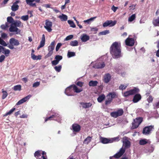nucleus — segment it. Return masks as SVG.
<instances>
[{"instance_id":"nucleus-25","label":"nucleus","mask_w":159,"mask_h":159,"mask_svg":"<svg viewBox=\"0 0 159 159\" xmlns=\"http://www.w3.org/2000/svg\"><path fill=\"white\" fill-rule=\"evenodd\" d=\"M11 24L16 27H21L23 26L20 20H16Z\"/></svg>"},{"instance_id":"nucleus-45","label":"nucleus","mask_w":159,"mask_h":159,"mask_svg":"<svg viewBox=\"0 0 159 159\" xmlns=\"http://www.w3.org/2000/svg\"><path fill=\"white\" fill-rule=\"evenodd\" d=\"M21 85H18L15 86L13 88V89L15 91H20L21 90Z\"/></svg>"},{"instance_id":"nucleus-11","label":"nucleus","mask_w":159,"mask_h":159,"mask_svg":"<svg viewBox=\"0 0 159 159\" xmlns=\"http://www.w3.org/2000/svg\"><path fill=\"white\" fill-rule=\"evenodd\" d=\"M116 23V21L114 20L112 21L111 20H107L103 24V26L105 27L108 26L112 27L115 25Z\"/></svg>"},{"instance_id":"nucleus-63","label":"nucleus","mask_w":159,"mask_h":159,"mask_svg":"<svg viewBox=\"0 0 159 159\" xmlns=\"http://www.w3.org/2000/svg\"><path fill=\"white\" fill-rule=\"evenodd\" d=\"M42 156H41V158H43V159H47L46 157H45V155H46V152L44 151H42L41 153Z\"/></svg>"},{"instance_id":"nucleus-46","label":"nucleus","mask_w":159,"mask_h":159,"mask_svg":"<svg viewBox=\"0 0 159 159\" xmlns=\"http://www.w3.org/2000/svg\"><path fill=\"white\" fill-rule=\"evenodd\" d=\"M61 66L59 65L55 66L54 67V69L57 72H59L61 71Z\"/></svg>"},{"instance_id":"nucleus-10","label":"nucleus","mask_w":159,"mask_h":159,"mask_svg":"<svg viewBox=\"0 0 159 159\" xmlns=\"http://www.w3.org/2000/svg\"><path fill=\"white\" fill-rule=\"evenodd\" d=\"M52 23L51 21H50L48 20H46L45 21V25L44 27L48 32H51L52 31L51 27L52 26Z\"/></svg>"},{"instance_id":"nucleus-18","label":"nucleus","mask_w":159,"mask_h":159,"mask_svg":"<svg viewBox=\"0 0 159 159\" xmlns=\"http://www.w3.org/2000/svg\"><path fill=\"white\" fill-rule=\"evenodd\" d=\"M9 43L10 44H12L14 46H18L20 44L18 40L14 38H11L9 40Z\"/></svg>"},{"instance_id":"nucleus-57","label":"nucleus","mask_w":159,"mask_h":159,"mask_svg":"<svg viewBox=\"0 0 159 159\" xmlns=\"http://www.w3.org/2000/svg\"><path fill=\"white\" fill-rule=\"evenodd\" d=\"M73 37V35H70L66 37V38L65 39V40L67 41L70 40L72 39Z\"/></svg>"},{"instance_id":"nucleus-52","label":"nucleus","mask_w":159,"mask_h":159,"mask_svg":"<svg viewBox=\"0 0 159 159\" xmlns=\"http://www.w3.org/2000/svg\"><path fill=\"white\" fill-rule=\"evenodd\" d=\"M0 44L3 46H7V44L2 39L0 38Z\"/></svg>"},{"instance_id":"nucleus-24","label":"nucleus","mask_w":159,"mask_h":159,"mask_svg":"<svg viewBox=\"0 0 159 159\" xmlns=\"http://www.w3.org/2000/svg\"><path fill=\"white\" fill-rule=\"evenodd\" d=\"M80 39L83 42H86L89 39V37L85 34H83L81 35Z\"/></svg>"},{"instance_id":"nucleus-9","label":"nucleus","mask_w":159,"mask_h":159,"mask_svg":"<svg viewBox=\"0 0 159 159\" xmlns=\"http://www.w3.org/2000/svg\"><path fill=\"white\" fill-rule=\"evenodd\" d=\"M154 129V126L150 125L145 127L143 131V133L145 135H148L151 133V132Z\"/></svg>"},{"instance_id":"nucleus-15","label":"nucleus","mask_w":159,"mask_h":159,"mask_svg":"<svg viewBox=\"0 0 159 159\" xmlns=\"http://www.w3.org/2000/svg\"><path fill=\"white\" fill-rule=\"evenodd\" d=\"M31 95H27L26 97L20 100L16 103V105H20L22 104L24 102H26L27 100H29L31 98Z\"/></svg>"},{"instance_id":"nucleus-23","label":"nucleus","mask_w":159,"mask_h":159,"mask_svg":"<svg viewBox=\"0 0 159 159\" xmlns=\"http://www.w3.org/2000/svg\"><path fill=\"white\" fill-rule=\"evenodd\" d=\"M107 98H110L112 100L113 99L117 97L116 94L115 92L110 93L107 96Z\"/></svg>"},{"instance_id":"nucleus-62","label":"nucleus","mask_w":159,"mask_h":159,"mask_svg":"<svg viewBox=\"0 0 159 159\" xmlns=\"http://www.w3.org/2000/svg\"><path fill=\"white\" fill-rule=\"evenodd\" d=\"M62 45V44L61 43H58L56 47V51H58L59 49V48H60V47Z\"/></svg>"},{"instance_id":"nucleus-59","label":"nucleus","mask_w":159,"mask_h":159,"mask_svg":"<svg viewBox=\"0 0 159 159\" xmlns=\"http://www.w3.org/2000/svg\"><path fill=\"white\" fill-rule=\"evenodd\" d=\"M98 29L97 27L92 28L91 31L93 32H94V34H96L98 31Z\"/></svg>"},{"instance_id":"nucleus-8","label":"nucleus","mask_w":159,"mask_h":159,"mask_svg":"<svg viewBox=\"0 0 159 159\" xmlns=\"http://www.w3.org/2000/svg\"><path fill=\"white\" fill-rule=\"evenodd\" d=\"M122 142L123 143V146L124 148L122 147L125 150L126 149L129 148L130 147V142L128 139V138L126 137H124L123 139Z\"/></svg>"},{"instance_id":"nucleus-60","label":"nucleus","mask_w":159,"mask_h":159,"mask_svg":"<svg viewBox=\"0 0 159 159\" xmlns=\"http://www.w3.org/2000/svg\"><path fill=\"white\" fill-rule=\"evenodd\" d=\"M40 83L39 82H35L33 84V87L36 88L40 85Z\"/></svg>"},{"instance_id":"nucleus-40","label":"nucleus","mask_w":159,"mask_h":159,"mask_svg":"<svg viewBox=\"0 0 159 159\" xmlns=\"http://www.w3.org/2000/svg\"><path fill=\"white\" fill-rule=\"evenodd\" d=\"M41 151H36L34 153V156L36 157V158L37 159L38 158H40L39 157H41V153L40 152H41Z\"/></svg>"},{"instance_id":"nucleus-61","label":"nucleus","mask_w":159,"mask_h":159,"mask_svg":"<svg viewBox=\"0 0 159 159\" xmlns=\"http://www.w3.org/2000/svg\"><path fill=\"white\" fill-rule=\"evenodd\" d=\"M5 56L4 55H2L0 56V62H2L5 60Z\"/></svg>"},{"instance_id":"nucleus-12","label":"nucleus","mask_w":159,"mask_h":159,"mask_svg":"<svg viewBox=\"0 0 159 159\" xmlns=\"http://www.w3.org/2000/svg\"><path fill=\"white\" fill-rule=\"evenodd\" d=\"M9 30L11 32H15V34H20L21 31L20 30L18 29L17 27L12 25V24L11 25Z\"/></svg>"},{"instance_id":"nucleus-7","label":"nucleus","mask_w":159,"mask_h":159,"mask_svg":"<svg viewBox=\"0 0 159 159\" xmlns=\"http://www.w3.org/2000/svg\"><path fill=\"white\" fill-rule=\"evenodd\" d=\"M125 149L121 148L117 153H116L113 156L110 157V159H114L115 158H118L122 156L125 153Z\"/></svg>"},{"instance_id":"nucleus-41","label":"nucleus","mask_w":159,"mask_h":159,"mask_svg":"<svg viewBox=\"0 0 159 159\" xmlns=\"http://www.w3.org/2000/svg\"><path fill=\"white\" fill-rule=\"evenodd\" d=\"M2 99H5L8 95V93L6 91H4L3 89L2 90Z\"/></svg>"},{"instance_id":"nucleus-38","label":"nucleus","mask_w":159,"mask_h":159,"mask_svg":"<svg viewBox=\"0 0 159 159\" xmlns=\"http://www.w3.org/2000/svg\"><path fill=\"white\" fill-rule=\"evenodd\" d=\"M152 23L155 26H159V16L157 19L153 20Z\"/></svg>"},{"instance_id":"nucleus-13","label":"nucleus","mask_w":159,"mask_h":159,"mask_svg":"<svg viewBox=\"0 0 159 159\" xmlns=\"http://www.w3.org/2000/svg\"><path fill=\"white\" fill-rule=\"evenodd\" d=\"M125 42L126 45L132 46L134 44V39L128 37L125 40Z\"/></svg>"},{"instance_id":"nucleus-1","label":"nucleus","mask_w":159,"mask_h":159,"mask_svg":"<svg viewBox=\"0 0 159 159\" xmlns=\"http://www.w3.org/2000/svg\"><path fill=\"white\" fill-rule=\"evenodd\" d=\"M120 47V42H115L112 44L110 48V52L113 58H118L122 56Z\"/></svg>"},{"instance_id":"nucleus-50","label":"nucleus","mask_w":159,"mask_h":159,"mask_svg":"<svg viewBox=\"0 0 159 159\" xmlns=\"http://www.w3.org/2000/svg\"><path fill=\"white\" fill-rule=\"evenodd\" d=\"M55 59L56 60L59 62V61L62 59V57L61 56L57 55L56 56Z\"/></svg>"},{"instance_id":"nucleus-54","label":"nucleus","mask_w":159,"mask_h":159,"mask_svg":"<svg viewBox=\"0 0 159 159\" xmlns=\"http://www.w3.org/2000/svg\"><path fill=\"white\" fill-rule=\"evenodd\" d=\"M112 100L110 99V98H107V99L105 101V104L106 105H108L110 104Z\"/></svg>"},{"instance_id":"nucleus-48","label":"nucleus","mask_w":159,"mask_h":159,"mask_svg":"<svg viewBox=\"0 0 159 159\" xmlns=\"http://www.w3.org/2000/svg\"><path fill=\"white\" fill-rule=\"evenodd\" d=\"M110 31L109 30H106L104 31L100 32L99 34V35H105L107 34H109Z\"/></svg>"},{"instance_id":"nucleus-58","label":"nucleus","mask_w":159,"mask_h":159,"mask_svg":"<svg viewBox=\"0 0 159 159\" xmlns=\"http://www.w3.org/2000/svg\"><path fill=\"white\" fill-rule=\"evenodd\" d=\"M153 99V98L151 95H149L148 98L147 99V101L149 103L152 102V101Z\"/></svg>"},{"instance_id":"nucleus-2","label":"nucleus","mask_w":159,"mask_h":159,"mask_svg":"<svg viewBox=\"0 0 159 159\" xmlns=\"http://www.w3.org/2000/svg\"><path fill=\"white\" fill-rule=\"evenodd\" d=\"M73 90L76 93H79L82 91V89H78L75 85H72L68 87L65 90V93L68 96L73 95Z\"/></svg>"},{"instance_id":"nucleus-27","label":"nucleus","mask_w":159,"mask_h":159,"mask_svg":"<svg viewBox=\"0 0 159 159\" xmlns=\"http://www.w3.org/2000/svg\"><path fill=\"white\" fill-rule=\"evenodd\" d=\"M129 91L131 95H132L135 94H137V93H138L139 92V90L138 88L135 87L133 89L130 90Z\"/></svg>"},{"instance_id":"nucleus-56","label":"nucleus","mask_w":159,"mask_h":159,"mask_svg":"<svg viewBox=\"0 0 159 159\" xmlns=\"http://www.w3.org/2000/svg\"><path fill=\"white\" fill-rule=\"evenodd\" d=\"M53 51H48V53L45 56V58H47L51 56L53 54Z\"/></svg>"},{"instance_id":"nucleus-17","label":"nucleus","mask_w":159,"mask_h":159,"mask_svg":"<svg viewBox=\"0 0 159 159\" xmlns=\"http://www.w3.org/2000/svg\"><path fill=\"white\" fill-rule=\"evenodd\" d=\"M72 130L74 132H77L80 130V126L76 124H74L72 125Z\"/></svg>"},{"instance_id":"nucleus-37","label":"nucleus","mask_w":159,"mask_h":159,"mask_svg":"<svg viewBox=\"0 0 159 159\" xmlns=\"http://www.w3.org/2000/svg\"><path fill=\"white\" fill-rule=\"evenodd\" d=\"M136 18V15L133 14L128 18V21L129 22H132Z\"/></svg>"},{"instance_id":"nucleus-6","label":"nucleus","mask_w":159,"mask_h":159,"mask_svg":"<svg viewBox=\"0 0 159 159\" xmlns=\"http://www.w3.org/2000/svg\"><path fill=\"white\" fill-rule=\"evenodd\" d=\"M101 142L103 144H106L109 143H111L115 141H118L119 140L118 137L114 138L111 139H108L106 138L102 137L101 139Z\"/></svg>"},{"instance_id":"nucleus-19","label":"nucleus","mask_w":159,"mask_h":159,"mask_svg":"<svg viewBox=\"0 0 159 159\" xmlns=\"http://www.w3.org/2000/svg\"><path fill=\"white\" fill-rule=\"evenodd\" d=\"M141 98V96L139 94H136L134 97L133 102L134 103H137L139 101Z\"/></svg>"},{"instance_id":"nucleus-21","label":"nucleus","mask_w":159,"mask_h":159,"mask_svg":"<svg viewBox=\"0 0 159 159\" xmlns=\"http://www.w3.org/2000/svg\"><path fill=\"white\" fill-rule=\"evenodd\" d=\"M45 36L44 34H43L40 44L37 48V49H39L40 48L43 47L45 44Z\"/></svg>"},{"instance_id":"nucleus-36","label":"nucleus","mask_w":159,"mask_h":159,"mask_svg":"<svg viewBox=\"0 0 159 159\" xmlns=\"http://www.w3.org/2000/svg\"><path fill=\"white\" fill-rule=\"evenodd\" d=\"M122 66H116L115 68V71L118 74L120 73L121 72Z\"/></svg>"},{"instance_id":"nucleus-30","label":"nucleus","mask_w":159,"mask_h":159,"mask_svg":"<svg viewBox=\"0 0 159 159\" xmlns=\"http://www.w3.org/2000/svg\"><path fill=\"white\" fill-rule=\"evenodd\" d=\"M98 82L97 81L91 80L89 83V85L90 87H94L97 85Z\"/></svg>"},{"instance_id":"nucleus-39","label":"nucleus","mask_w":159,"mask_h":159,"mask_svg":"<svg viewBox=\"0 0 159 159\" xmlns=\"http://www.w3.org/2000/svg\"><path fill=\"white\" fill-rule=\"evenodd\" d=\"M70 45L73 47L77 46L78 45V41L76 40L71 41L70 42Z\"/></svg>"},{"instance_id":"nucleus-42","label":"nucleus","mask_w":159,"mask_h":159,"mask_svg":"<svg viewBox=\"0 0 159 159\" xmlns=\"http://www.w3.org/2000/svg\"><path fill=\"white\" fill-rule=\"evenodd\" d=\"M75 55V53L74 52L68 51L67 53V56L68 57L70 58L74 57Z\"/></svg>"},{"instance_id":"nucleus-32","label":"nucleus","mask_w":159,"mask_h":159,"mask_svg":"<svg viewBox=\"0 0 159 159\" xmlns=\"http://www.w3.org/2000/svg\"><path fill=\"white\" fill-rule=\"evenodd\" d=\"M92 139V137L88 136L84 140L83 143L84 144H88L91 141Z\"/></svg>"},{"instance_id":"nucleus-43","label":"nucleus","mask_w":159,"mask_h":159,"mask_svg":"<svg viewBox=\"0 0 159 159\" xmlns=\"http://www.w3.org/2000/svg\"><path fill=\"white\" fill-rule=\"evenodd\" d=\"M16 108H13L11 110H10L8 112H7L4 115V116H6L8 115H10L15 110Z\"/></svg>"},{"instance_id":"nucleus-33","label":"nucleus","mask_w":159,"mask_h":159,"mask_svg":"<svg viewBox=\"0 0 159 159\" xmlns=\"http://www.w3.org/2000/svg\"><path fill=\"white\" fill-rule=\"evenodd\" d=\"M128 84H121L119 87V89L120 90L123 91L128 86Z\"/></svg>"},{"instance_id":"nucleus-44","label":"nucleus","mask_w":159,"mask_h":159,"mask_svg":"<svg viewBox=\"0 0 159 159\" xmlns=\"http://www.w3.org/2000/svg\"><path fill=\"white\" fill-rule=\"evenodd\" d=\"M7 23H11V24L14 22V20L13 18L11 16L8 17L7 18Z\"/></svg>"},{"instance_id":"nucleus-16","label":"nucleus","mask_w":159,"mask_h":159,"mask_svg":"<svg viewBox=\"0 0 159 159\" xmlns=\"http://www.w3.org/2000/svg\"><path fill=\"white\" fill-rule=\"evenodd\" d=\"M53 116V120H56L58 122L61 123V115L57 113H55Z\"/></svg>"},{"instance_id":"nucleus-55","label":"nucleus","mask_w":159,"mask_h":159,"mask_svg":"<svg viewBox=\"0 0 159 159\" xmlns=\"http://www.w3.org/2000/svg\"><path fill=\"white\" fill-rule=\"evenodd\" d=\"M21 18L24 21H26L29 19V16L28 15L23 16L21 17Z\"/></svg>"},{"instance_id":"nucleus-49","label":"nucleus","mask_w":159,"mask_h":159,"mask_svg":"<svg viewBox=\"0 0 159 159\" xmlns=\"http://www.w3.org/2000/svg\"><path fill=\"white\" fill-rule=\"evenodd\" d=\"M68 23L70 25V27L73 28H75V25L73 21L68 20Z\"/></svg>"},{"instance_id":"nucleus-47","label":"nucleus","mask_w":159,"mask_h":159,"mask_svg":"<svg viewBox=\"0 0 159 159\" xmlns=\"http://www.w3.org/2000/svg\"><path fill=\"white\" fill-rule=\"evenodd\" d=\"M96 18V17H94L91 18H90L88 19L87 20H84V22L85 23H87L88 24H89L90 23L91 21H93Z\"/></svg>"},{"instance_id":"nucleus-64","label":"nucleus","mask_w":159,"mask_h":159,"mask_svg":"<svg viewBox=\"0 0 159 159\" xmlns=\"http://www.w3.org/2000/svg\"><path fill=\"white\" fill-rule=\"evenodd\" d=\"M59 62L55 60L52 61V65L56 66L58 64Z\"/></svg>"},{"instance_id":"nucleus-4","label":"nucleus","mask_w":159,"mask_h":159,"mask_svg":"<svg viewBox=\"0 0 159 159\" xmlns=\"http://www.w3.org/2000/svg\"><path fill=\"white\" fill-rule=\"evenodd\" d=\"M124 113V111L121 108H119L116 111H113L110 113V115L111 117L115 118H116L118 116H122Z\"/></svg>"},{"instance_id":"nucleus-53","label":"nucleus","mask_w":159,"mask_h":159,"mask_svg":"<svg viewBox=\"0 0 159 159\" xmlns=\"http://www.w3.org/2000/svg\"><path fill=\"white\" fill-rule=\"evenodd\" d=\"M8 23H6L5 25H2L1 26V28L2 29H5L6 28L9 27Z\"/></svg>"},{"instance_id":"nucleus-29","label":"nucleus","mask_w":159,"mask_h":159,"mask_svg":"<svg viewBox=\"0 0 159 159\" xmlns=\"http://www.w3.org/2000/svg\"><path fill=\"white\" fill-rule=\"evenodd\" d=\"M34 0H26V2L27 4L31 7H36V5L35 3H33Z\"/></svg>"},{"instance_id":"nucleus-14","label":"nucleus","mask_w":159,"mask_h":159,"mask_svg":"<svg viewBox=\"0 0 159 159\" xmlns=\"http://www.w3.org/2000/svg\"><path fill=\"white\" fill-rule=\"evenodd\" d=\"M20 1L18 0H16L13 3L11 7V9L13 11H15L19 9V6L17 4L20 3Z\"/></svg>"},{"instance_id":"nucleus-26","label":"nucleus","mask_w":159,"mask_h":159,"mask_svg":"<svg viewBox=\"0 0 159 159\" xmlns=\"http://www.w3.org/2000/svg\"><path fill=\"white\" fill-rule=\"evenodd\" d=\"M2 52L3 54L5 55L6 57H7L9 56L10 51L9 50L6 49L3 47Z\"/></svg>"},{"instance_id":"nucleus-31","label":"nucleus","mask_w":159,"mask_h":159,"mask_svg":"<svg viewBox=\"0 0 159 159\" xmlns=\"http://www.w3.org/2000/svg\"><path fill=\"white\" fill-rule=\"evenodd\" d=\"M58 17L60 18L61 21H66L67 19V16L63 14L61 15H60Z\"/></svg>"},{"instance_id":"nucleus-35","label":"nucleus","mask_w":159,"mask_h":159,"mask_svg":"<svg viewBox=\"0 0 159 159\" xmlns=\"http://www.w3.org/2000/svg\"><path fill=\"white\" fill-rule=\"evenodd\" d=\"M148 143V140L146 139H141L139 140V144L140 145H144Z\"/></svg>"},{"instance_id":"nucleus-28","label":"nucleus","mask_w":159,"mask_h":159,"mask_svg":"<svg viewBox=\"0 0 159 159\" xmlns=\"http://www.w3.org/2000/svg\"><path fill=\"white\" fill-rule=\"evenodd\" d=\"M55 45V41H54L52 42L50 45L48 47V51H53L54 49Z\"/></svg>"},{"instance_id":"nucleus-34","label":"nucleus","mask_w":159,"mask_h":159,"mask_svg":"<svg viewBox=\"0 0 159 159\" xmlns=\"http://www.w3.org/2000/svg\"><path fill=\"white\" fill-rule=\"evenodd\" d=\"M105 98V96L104 94H102L99 96L97 98L98 101L99 102H102Z\"/></svg>"},{"instance_id":"nucleus-51","label":"nucleus","mask_w":159,"mask_h":159,"mask_svg":"<svg viewBox=\"0 0 159 159\" xmlns=\"http://www.w3.org/2000/svg\"><path fill=\"white\" fill-rule=\"evenodd\" d=\"M131 95L129 90L125 92L123 94V96L125 97H128V96Z\"/></svg>"},{"instance_id":"nucleus-22","label":"nucleus","mask_w":159,"mask_h":159,"mask_svg":"<svg viewBox=\"0 0 159 159\" xmlns=\"http://www.w3.org/2000/svg\"><path fill=\"white\" fill-rule=\"evenodd\" d=\"M111 79V76L109 73L106 74L104 76L103 81L106 83H108Z\"/></svg>"},{"instance_id":"nucleus-20","label":"nucleus","mask_w":159,"mask_h":159,"mask_svg":"<svg viewBox=\"0 0 159 159\" xmlns=\"http://www.w3.org/2000/svg\"><path fill=\"white\" fill-rule=\"evenodd\" d=\"M80 103L83 108H89L92 105L91 102H81Z\"/></svg>"},{"instance_id":"nucleus-5","label":"nucleus","mask_w":159,"mask_h":159,"mask_svg":"<svg viewBox=\"0 0 159 159\" xmlns=\"http://www.w3.org/2000/svg\"><path fill=\"white\" fill-rule=\"evenodd\" d=\"M143 121V119L141 117L136 118L134 120V122L132 123V129L137 128L140 124Z\"/></svg>"},{"instance_id":"nucleus-3","label":"nucleus","mask_w":159,"mask_h":159,"mask_svg":"<svg viewBox=\"0 0 159 159\" xmlns=\"http://www.w3.org/2000/svg\"><path fill=\"white\" fill-rule=\"evenodd\" d=\"M103 57H101L98 59L93 66V67L96 69H101L104 67L105 64L103 61Z\"/></svg>"}]
</instances>
